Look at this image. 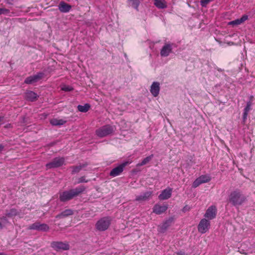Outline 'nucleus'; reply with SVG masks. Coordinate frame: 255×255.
<instances>
[{"label":"nucleus","mask_w":255,"mask_h":255,"mask_svg":"<svg viewBox=\"0 0 255 255\" xmlns=\"http://www.w3.org/2000/svg\"><path fill=\"white\" fill-rule=\"evenodd\" d=\"M210 227V222L206 219H202L198 226V231L201 234L207 232Z\"/></svg>","instance_id":"obj_6"},{"label":"nucleus","mask_w":255,"mask_h":255,"mask_svg":"<svg viewBox=\"0 0 255 255\" xmlns=\"http://www.w3.org/2000/svg\"><path fill=\"white\" fill-rule=\"evenodd\" d=\"M217 213V209L215 205L210 206L204 215V217L208 219V220H212L215 218Z\"/></svg>","instance_id":"obj_12"},{"label":"nucleus","mask_w":255,"mask_h":255,"mask_svg":"<svg viewBox=\"0 0 255 255\" xmlns=\"http://www.w3.org/2000/svg\"><path fill=\"white\" fill-rule=\"evenodd\" d=\"M43 72H38L36 74L27 77L24 80V83L26 84H32L37 82L42 79L44 76Z\"/></svg>","instance_id":"obj_7"},{"label":"nucleus","mask_w":255,"mask_h":255,"mask_svg":"<svg viewBox=\"0 0 255 255\" xmlns=\"http://www.w3.org/2000/svg\"><path fill=\"white\" fill-rule=\"evenodd\" d=\"M248 15L247 14L243 15L240 18H238L234 20L230 21L228 24L232 26L239 25L243 23L245 21L248 19Z\"/></svg>","instance_id":"obj_16"},{"label":"nucleus","mask_w":255,"mask_h":255,"mask_svg":"<svg viewBox=\"0 0 255 255\" xmlns=\"http://www.w3.org/2000/svg\"><path fill=\"white\" fill-rule=\"evenodd\" d=\"M239 252H240V253H241V254H245V253L244 252V250H241L239 249Z\"/></svg>","instance_id":"obj_39"},{"label":"nucleus","mask_w":255,"mask_h":255,"mask_svg":"<svg viewBox=\"0 0 255 255\" xmlns=\"http://www.w3.org/2000/svg\"><path fill=\"white\" fill-rule=\"evenodd\" d=\"M211 180V178L209 175H202L197 178L193 183L192 187L197 188L200 185L203 183H207Z\"/></svg>","instance_id":"obj_11"},{"label":"nucleus","mask_w":255,"mask_h":255,"mask_svg":"<svg viewBox=\"0 0 255 255\" xmlns=\"http://www.w3.org/2000/svg\"><path fill=\"white\" fill-rule=\"evenodd\" d=\"M212 0H201V5L205 7Z\"/></svg>","instance_id":"obj_32"},{"label":"nucleus","mask_w":255,"mask_h":255,"mask_svg":"<svg viewBox=\"0 0 255 255\" xmlns=\"http://www.w3.org/2000/svg\"><path fill=\"white\" fill-rule=\"evenodd\" d=\"M190 207L188 205H186L183 208V212H185L186 211H188L190 210Z\"/></svg>","instance_id":"obj_35"},{"label":"nucleus","mask_w":255,"mask_h":255,"mask_svg":"<svg viewBox=\"0 0 255 255\" xmlns=\"http://www.w3.org/2000/svg\"><path fill=\"white\" fill-rule=\"evenodd\" d=\"M3 147L4 146L0 144V152L2 151Z\"/></svg>","instance_id":"obj_38"},{"label":"nucleus","mask_w":255,"mask_h":255,"mask_svg":"<svg viewBox=\"0 0 255 255\" xmlns=\"http://www.w3.org/2000/svg\"><path fill=\"white\" fill-rule=\"evenodd\" d=\"M175 255H186V254L184 252H180L176 253Z\"/></svg>","instance_id":"obj_37"},{"label":"nucleus","mask_w":255,"mask_h":255,"mask_svg":"<svg viewBox=\"0 0 255 255\" xmlns=\"http://www.w3.org/2000/svg\"><path fill=\"white\" fill-rule=\"evenodd\" d=\"M167 209V207L166 205H160L156 204L153 208V212L156 214L159 215L165 212Z\"/></svg>","instance_id":"obj_19"},{"label":"nucleus","mask_w":255,"mask_h":255,"mask_svg":"<svg viewBox=\"0 0 255 255\" xmlns=\"http://www.w3.org/2000/svg\"><path fill=\"white\" fill-rule=\"evenodd\" d=\"M246 199L245 196L238 191L232 192L229 198L230 202L234 206L241 205L245 201Z\"/></svg>","instance_id":"obj_2"},{"label":"nucleus","mask_w":255,"mask_h":255,"mask_svg":"<svg viewBox=\"0 0 255 255\" xmlns=\"http://www.w3.org/2000/svg\"><path fill=\"white\" fill-rule=\"evenodd\" d=\"M152 192L147 191L143 193L140 195L137 196L135 198V200L137 201H144L148 200L151 196Z\"/></svg>","instance_id":"obj_21"},{"label":"nucleus","mask_w":255,"mask_h":255,"mask_svg":"<svg viewBox=\"0 0 255 255\" xmlns=\"http://www.w3.org/2000/svg\"><path fill=\"white\" fill-rule=\"evenodd\" d=\"M38 98V96L35 92L31 91H27L25 93V99L30 102L36 101Z\"/></svg>","instance_id":"obj_17"},{"label":"nucleus","mask_w":255,"mask_h":255,"mask_svg":"<svg viewBox=\"0 0 255 255\" xmlns=\"http://www.w3.org/2000/svg\"><path fill=\"white\" fill-rule=\"evenodd\" d=\"M62 90L64 91L69 92L73 90V88L69 86H64L62 88Z\"/></svg>","instance_id":"obj_34"},{"label":"nucleus","mask_w":255,"mask_h":255,"mask_svg":"<svg viewBox=\"0 0 255 255\" xmlns=\"http://www.w3.org/2000/svg\"><path fill=\"white\" fill-rule=\"evenodd\" d=\"M111 223V219L110 217H103L97 222L96 229L100 231H104L108 229Z\"/></svg>","instance_id":"obj_4"},{"label":"nucleus","mask_w":255,"mask_h":255,"mask_svg":"<svg viewBox=\"0 0 255 255\" xmlns=\"http://www.w3.org/2000/svg\"><path fill=\"white\" fill-rule=\"evenodd\" d=\"M28 229L30 230H34L38 231L46 232L49 230V226L44 223L41 224L39 222H35L30 225Z\"/></svg>","instance_id":"obj_9"},{"label":"nucleus","mask_w":255,"mask_h":255,"mask_svg":"<svg viewBox=\"0 0 255 255\" xmlns=\"http://www.w3.org/2000/svg\"><path fill=\"white\" fill-rule=\"evenodd\" d=\"M72 6L64 1H61L58 5L59 10L61 12L67 13L70 11Z\"/></svg>","instance_id":"obj_18"},{"label":"nucleus","mask_w":255,"mask_h":255,"mask_svg":"<svg viewBox=\"0 0 255 255\" xmlns=\"http://www.w3.org/2000/svg\"><path fill=\"white\" fill-rule=\"evenodd\" d=\"M153 157V154H151L150 155L144 158L140 163L138 164V165L143 166L146 164L152 159Z\"/></svg>","instance_id":"obj_30"},{"label":"nucleus","mask_w":255,"mask_h":255,"mask_svg":"<svg viewBox=\"0 0 255 255\" xmlns=\"http://www.w3.org/2000/svg\"><path fill=\"white\" fill-rule=\"evenodd\" d=\"M160 91V84L157 82H153L150 87V92L154 97H157Z\"/></svg>","instance_id":"obj_15"},{"label":"nucleus","mask_w":255,"mask_h":255,"mask_svg":"<svg viewBox=\"0 0 255 255\" xmlns=\"http://www.w3.org/2000/svg\"><path fill=\"white\" fill-rule=\"evenodd\" d=\"M172 192V189L168 187L163 190L160 195L158 196V198L160 200H164L170 198L171 196Z\"/></svg>","instance_id":"obj_13"},{"label":"nucleus","mask_w":255,"mask_h":255,"mask_svg":"<svg viewBox=\"0 0 255 255\" xmlns=\"http://www.w3.org/2000/svg\"><path fill=\"white\" fill-rule=\"evenodd\" d=\"M74 214L73 211L71 209H66L60 214L56 216V218H63L67 217L69 216L72 215Z\"/></svg>","instance_id":"obj_22"},{"label":"nucleus","mask_w":255,"mask_h":255,"mask_svg":"<svg viewBox=\"0 0 255 255\" xmlns=\"http://www.w3.org/2000/svg\"><path fill=\"white\" fill-rule=\"evenodd\" d=\"M10 12L9 9L5 8H0V14H8Z\"/></svg>","instance_id":"obj_31"},{"label":"nucleus","mask_w":255,"mask_h":255,"mask_svg":"<svg viewBox=\"0 0 255 255\" xmlns=\"http://www.w3.org/2000/svg\"><path fill=\"white\" fill-rule=\"evenodd\" d=\"M129 164V162L128 161H126L118 166L113 168L110 172V175L112 177H116L121 174V173L123 171L124 167Z\"/></svg>","instance_id":"obj_10"},{"label":"nucleus","mask_w":255,"mask_h":255,"mask_svg":"<svg viewBox=\"0 0 255 255\" xmlns=\"http://www.w3.org/2000/svg\"><path fill=\"white\" fill-rule=\"evenodd\" d=\"M87 164L86 163L84 164H80L79 165L77 166H72L70 168L72 169L71 173L72 174H74L75 173H78L80 171V170L84 167H85Z\"/></svg>","instance_id":"obj_23"},{"label":"nucleus","mask_w":255,"mask_h":255,"mask_svg":"<svg viewBox=\"0 0 255 255\" xmlns=\"http://www.w3.org/2000/svg\"><path fill=\"white\" fill-rule=\"evenodd\" d=\"M169 221H166L164 222L161 225L158 227V232L160 233H164L169 226Z\"/></svg>","instance_id":"obj_28"},{"label":"nucleus","mask_w":255,"mask_h":255,"mask_svg":"<svg viewBox=\"0 0 255 255\" xmlns=\"http://www.w3.org/2000/svg\"><path fill=\"white\" fill-rule=\"evenodd\" d=\"M65 163V158L62 157L54 158L51 162L46 164V169L57 168L63 165Z\"/></svg>","instance_id":"obj_5"},{"label":"nucleus","mask_w":255,"mask_h":255,"mask_svg":"<svg viewBox=\"0 0 255 255\" xmlns=\"http://www.w3.org/2000/svg\"><path fill=\"white\" fill-rule=\"evenodd\" d=\"M3 117H0V122H1L2 121Z\"/></svg>","instance_id":"obj_41"},{"label":"nucleus","mask_w":255,"mask_h":255,"mask_svg":"<svg viewBox=\"0 0 255 255\" xmlns=\"http://www.w3.org/2000/svg\"><path fill=\"white\" fill-rule=\"evenodd\" d=\"M2 228V225L1 223L0 222V230Z\"/></svg>","instance_id":"obj_40"},{"label":"nucleus","mask_w":255,"mask_h":255,"mask_svg":"<svg viewBox=\"0 0 255 255\" xmlns=\"http://www.w3.org/2000/svg\"><path fill=\"white\" fill-rule=\"evenodd\" d=\"M51 247L57 251L63 250H68L69 245L67 243L62 242H52L51 243Z\"/></svg>","instance_id":"obj_8"},{"label":"nucleus","mask_w":255,"mask_h":255,"mask_svg":"<svg viewBox=\"0 0 255 255\" xmlns=\"http://www.w3.org/2000/svg\"><path fill=\"white\" fill-rule=\"evenodd\" d=\"M66 123L63 119H53L50 121V124L53 126H61Z\"/></svg>","instance_id":"obj_27"},{"label":"nucleus","mask_w":255,"mask_h":255,"mask_svg":"<svg viewBox=\"0 0 255 255\" xmlns=\"http://www.w3.org/2000/svg\"><path fill=\"white\" fill-rule=\"evenodd\" d=\"M115 127L109 125L101 127L96 130V133L100 137H103L112 134L115 130Z\"/></svg>","instance_id":"obj_3"},{"label":"nucleus","mask_w":255,"mask_h":255,"mask_svg":"<svg viewBox=\"0 0 255 255\" xmlns=\"http://www.w3.org/2000/svg\"><path fill=\"white\" fill-rule=\"evenodd\" d=\"M154 4L158 8L163 9L167 7L165 0H154Z\"/></svg>","instance_id":"obj_24"},{"label":"nucleus","mask_w":255,"mask_h":255,"mask_svg":"<svg viewBox=\"0 0 255 255\" xmlns=\"http://www.w3.org/2000/svg\"><path fill=\"white\" fill-rule=\"evenodd\" d=\"M252 103L251 100L247 103V105L244 109L243 120L245 122L247 119L249 112L252 109Z\"/></svg>","instance_id":"obj_20"},{"label":"nucleus","mask_w":255,"mask_h":255,"mask_svg":"<svg viewBox=\"0 0 255 255\" xmlns=\"http://www.w3.org/2000/svg\"><path fill=\"white\" fill-rule=\"evenodd\" d=\"M172 50V45L170 43H165L160 51V55L162 57L168 56Z\"/></svg>","instance_id":"obj_14"},{"label":"nucleus","mask_w":255,"mask_h":255,"mask_svg":"<svg viewBox=\"0 0 255 255\" xmlns=\"http://www.w3.org/2000/svg\"><path fill=\"white\" fill-rule=\"evenodd\" d=\"M85 190V187L81 185L74 189L60 192L59 193V200L63 202L71 200L83 193Z\"/></svg>","instance_id":"obj_1"},{"label":"nucleus","mask_w":255,"mask_h":255,"mask_svg":"<svg viewBox=\"0 0 255 255\" xmlns=\"http://www.w3.org/2000/svg\"><path fill=\"white\" fill-rule=\"evenodd\" d=\"M141 0H127L129 6H132L137 10Z\"/></svg>","instance_id":"obj_25"},{"label":"nucleus","mask_w":255,"mask_h":255,"mask_svg":"<svg viewBox=\"0 0 255 255\" xmlns=\"http://www.w3.org/2000/svg\"><path fill=\"white\" fill-rule=\"evenodd\" d=\"M7 218H8L7 216H3L1 218H0V220L2 221H3L5 223H7L8 222V220L7 219Z\"/></svg>","instance_id":"obj_36"},{"label":"nucleus","mask_w":255,"mask_h":255,"mask_svg":"<svg viewBox=\"0 0 255 255\" xmlns=\"http://www.w3.org/2000/svg\"><path fill=\"white\" fill-rule=\"evenodd\" d=\"M90 105L89 104H85L84 106L78 105L77 107L78 110L82 113H86L90 109Z\"/></svg>","instance_id":"obj_29"},{"label":"nucleus","mask_w":255,"mask_h":255,"mask_svg":"<svg viewBox=\"0 0 255 255\" xmlns=\"http://www.w3.org/2000/svg\"><path fill=\"white\" fill-rule=\"evenodd\" d=\"M18 214V212L16 209L12 208L9 210H5V215L8 218H12L16 216Z\"/></svg>","instance_id":"obj_26"},{"label":"nucleus","mask_w":255,"mask_h":255,"mask_svg":"<svg viewBox=\"0 0 255 255\" xmlns=\"http://www.w3.org/2000/svg\"><path fill=\"white\" fill-rule=\"evenodd\" d=\"M87 182H88V180H86L85 177L82 176V177H80L78 179V180L77 182V183L79 184V183H81Z\"/></svg>","instance_id":"obj_33"}]
</instances>
